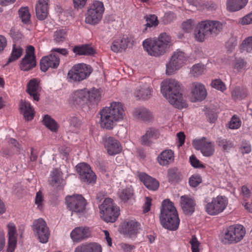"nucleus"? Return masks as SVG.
<instances>
[{
  "label": "nucleus",
  "instance_id": "6e6d98bb",
  "mask_svg": "<svg viewBox=\"0 0 252 252\" xmlns=\"http://www.w3.org/2000/svg\"><path fill=\"white\" fill-rule=\"evenodd\" d=\"M237 44V39L236 36H231L226 42V48L227 50L231 52Z\"/></svg>",
  "mask_w": 252,
  "mask_h": 252
},
{
  "label": "nucleus",
  "instance_id": "2f4dec72",
  "mask_svg": "<svg viewBox=\"0 0 252 252\" xmlns=\"http://www.w3.org/2000/svg\"><path fill=\"white\" fill-rule=\"evenodd\" d=\"M40 91V88L38 83L35 79H32L30 81L28 85L27 92L32 97L33 100L38 101L39 92Z\"/></svg>",
  "mask_w": 252,
  "mask_h": 252
},
{
  "label": "nucleus",
  "instance_id": "cd10ccee",
  "mask_svg": "<svg viewBox=\"0 0 252 252\" xmlns=\"http://www.w3.org/2000/svg\"><path fill=\"white\" fill-rule=\"evenodd\" d=\"M62 173L58 169H55L51 172L50 184L56 187H63L65 185V181L63 179Z\"/></svg>",
  "mask_w": 252,
  "mask_h": 252
},
{
  "label": "nucleus",
  "instance_id": "13d9d810",
  "mask_svg": "<svg viewBox=\"0 0 252 252\" xmlns=\"http://www.w3.org/2000/svg\"><path fill=\"white\" fill-rule=\"evenodd\" d=\"M211 85L213 88L221 92L226 89L225 84L220 79L214 80L212 82Z\"/></svg>",
  "mask_w": 252,
  "mask_h": 252
},
{
  "label": "nucleus",
  "instance_id": "b1692460",
  "mask_svg": "<svg viewBox=\"0 0 252 252\" xmlns=\"http://www.w3.org/2000/svg\"><path fill=\"white\" fill-rule=\"evenodd\" d=\"M132 115L135 118L144 121H149L153 118L151 112L143 107L135 108L133 110Z\"/></svg>",
  "mask_w": 252,
  "mask_h": 252
},
{
  "label": "nucleus",
  "instance_id": "e2e57ef3",
  "mask_svg": "<svg viewBox=\"0 0 252 252\" xmlns=\"http://www.w3.org/2000/svg\"><path fill=\"white\" fill-rule=\"evenodd\" d=\"M176 18L174 13L169 11L164 14L163 16V21L165 24H168L173 21Z\"/></svg>",
  "mask_w": 252,
  "mask_h": 252
},
{
  "label": "nucleus",
  "instance_id": "6e6552de",
  "mask_svg": "<svg viewBox=\"0 0 252 252\" xmlns=\"http://www.w3.org/2000/svg\"><path fill=\"white\" fill-rule=\"evenodd\" d=\"M104 11V5L101 1H93L85 14V22L90 25L98 24L102 19Z\"/></svg>",
  "mask_w": 252,
  "mask_h": 252
},
{
  "label": "nucleus",
  "instance_id": "ea45409f",
  "mask_svg": "<svg viewBox=\"0 0 252 252\" xmlns=\"http://www.w3.org/2000/svg\"><path fill=\"white\" fill-rule=\"evenodd\" d=\"M144 19L146 21V24H145V28L143 29V32H145L148 31V29L152 27H155L158 26V22L157 17L155 15H148L144 17Z\"/></svg>",
  "mask_w": 252,
  "mask_h": 252
},
{
  "label": "nucleus",
  "instance_id": "7c9ffc66",
  "mask_svg": "<svg viewBox=\"0 0 252 252\" xmlns=\"http://www.w3.org/2000/svg\"><path fill=\"white\" fill-rule=\"evenodd\" d=\"M126 233L130 238L136 236L140 229V224L134 220H129L124 222Z\"/></svg>",
  "mask_w": 252,
  "mask_h": 252
},
{
  "label": "nucleus",
  "instance_id": "2eb2a0df",
  "mask_svg": "<svg viewBox=\"0 0 252 252\" xmlns=\"http://www.w3.org/2000/svg\"><path fill=\"white\" fill-rule=\"evenodd\" d=\"M193 145L196 150H200L205 157H211L214 153L215 147L213 143L207 140L206 138L194 141Z\"/></svg>",
  "mask_w": 252,
  "mask_h": 252
},
{
  "label": "nucleus",
  "instance_id": "5701e85b",
  "mask_svg": "<svg viewBox=\"0 0 252 252\" xmlns=\"http://www.w3.org/2000/svg\"><path fill=\"white\" fill-rule=\"evenodd\" d=\"M138 177L139 180L149 189L155 190L158 189L159 187L158 182L145 173H139L138 174Z\"/></svg>",
  "mask_w": 252,
  "mask_h": 252
},
{
  "label": "nucleus",
  "instance_id": "20e7f679",
  "mask_svg": "<svg viewBox=\"0 0 252 252\" xmlns=\"http://www.w3.org/2000/svg\"><path fill=\"white\" fill-rule=\"evenodd\" d=\"M222 29V24L218 21H202L198 23L195 27V37L197 41L202 42L211 35H218Z\"/></svg>",
  "mask_w": 252,
  "mask_h": 252
},
{
  "label": "nucleus",
  "instance_id": "c756f323",
  "mask_svg": "<svg viewBox=\"0 0 252 252\" xmlns=\"http://www.w3.org/2000/svg\"><path fill=\"white\" fill-rule=\"evenodd\" d=\"M128 42V39L126 36L121 37L113 42L111 49L115 53L122 52L127 47Z\"/></svg>",
  "mask_w": 252,
  "mask_h": 252
},
{
  "label": "nucleus",
  "instance_id": "f03ea898",
  "mask_svg": "<svg viewBox=\"0 0 252 252\" xmlns=\"http://www.w3.org/2000/svg\"><path fill=\"white\" fill-rule=\"evenodd\" d=\"M100 126L108 130L112 129L125 116L123 104L119 102H112L109 106L105 107L99 112Z\"/></svg>",
  "mask_w": 252,
  "mask_h": 252
},
{
  "label": "nucleus",
  "instance_id": "0eeeda50",
  "mask_svg": "<svg viewBox=\"0 0 252 252\" xmlns=\"http://www.w3.org/2000/svg\"><path fill=\"white\" fill-rule=\"evenodd\" d=\"M92 71L91 66L85 63L75 64L68 72V81L74 83L84 80L90 76Z\"/></svg>",
  "mask_w": 252,
  "mask_h": 252
},
{
  "label": "nucleus",
  "instance_id": "4be33fe9",
  "mask_svg": "<svg viewBox=\"0 0 252 252\" xmlns=\"http://www.w3.org/2000/svg\"><path fill=\"white\" fill-rule=\"evenodd\" d=\"M195 201L190 196L185 195L180 197V206L185 214L191 215L195 211Z\"/></svg>",
  "mask_w": 252,
  "mask_h": 252
},
{
  "label": "nucleus",
  "instance_id": "0e129e2a",
  "mask_svg": "<svg viewBox=\"0 0 252 252\" xmlns=\"http://www.w3.org/2000/svg\"><path fill=\"white\" fill-rule=\"evenodd\" d=\"M119 246L124 252H132L135 249L134 246L124 243L120 244Z\"/></svg>",
  "mask_w": 252,
  "mask_h": 252
},
{
  "label": "nucleus",
  "instance_id": "69168bd1",
  "mask_svg": "<svg viewBox=\"0 0 252 252\" xmlns=\"http://www.w3.org/2000/svg\"><path fill=\"white\" fill-rule=\"evenodd\" d=\"M190 164L195 168L203 167V165L194 156H191L189 158Z\"/></svg>",
  "mask_w": 252,
  "mask_h": 252
},
{
  "label": "nucleus",
  "instance_id": "e433bc0d",
  "mask_svg": "<svg viewBox=\"0 0 252 252\" xmlns=\"http://www.w3.org/2000/svg\"><path fill=\"white\" fill-rule=\"evenodd\" d=\"M159 135L158 130L154 127L149 128L146 133L141 137V141L143 145H148L150 144V140L152 138L156 139Z\"/></svg>",
  "mask_w": 252,
  "mask_h": 252
},
{
  "label": "nucleus",
  "instance_id": "423d86ee",
  "mask_svg": "<svg viewBox=\"0 0 252 252\" xmlns=\"http://www.w3.org/2000/svg\"><path fill=\"white\" fill-rule=\"evenodd\" d=\"M101 217L106 222H114L119 215L118 207L112 199L105 198L99 206Z\"/></svg>",
  "mask_w": 252,
  "mask_h": 252
},
{
  "label": "nucleus",
  "instance_id": "680f3d73",
  "mask_svg": "<svg viewBox=\"0 0 252 252\" xmlns=\"http://www.w3.org/2000/svg\"><path fill=\"white\" fill-rule=\"evenodd\" d=\"M194 24V23L193 20L189 19L182 23V27L185 31L189 32L193 29Z\"/></svg>",
  "mask_w": 252,
  "mask_h": 252
},
{
  "label": "nucleus",
  "instance_id": "79ce46f5",
  "mask_svg": "<svg viewBox=\"0 0 252 252\" xmlns=\"http://www.w3.org/2000/svg\"><path fill=\"white\" fill-rule=\"evenodd\" d=\"M206 70L205 66L202 63H196L192 66L190 69V74L195 77H197L204 73Z\"/></svg>",
  "mask_w": 252,
  "mask_h": 252
},
{
  "label": "nucleus",
  "instance_id": "9d476101",
  "mask_svg": "<svg viewBox=\"0 0 252 252\" xmlns=\"http://www.w3.org/2000/svg\"><path fill=\"white\" fill-rule=\"evenodd\" d=\"M186 60L187 57L183 52L178 49L175 51L169 62L166 64V74L171 75L174 73L183 65Z\"/></svg>",
  "mask_w": 252,
  "mask_h": 252
},
{
  "label": "nucleus",
  "instance_id": "72a5a7b5",
  "mask_svg": "<svg viewBox=\"0 0 252 252\" xmlns=\"http://www.w3.org/2000/svg\"><path fill=\"white\" fill-rule=\"evenodd\" d=\"M36 65L34 56L25 55L20 63V67L23 71H28Z\"/></svg>",
  "mask_w": 252,
  "mask_h": 252
},
{
  "label": "nucleus",
  "instance_id": "8fccbe9b",
  "mask_svg": "<svg viewBox=\"0 0 252 252\" xmlns=\"http://www.w3.org/2000/svg\"><path fill=\"white\" fill-rule=\"evenodd\" d=\"M66 36V31L65 29H61L57 30L54 35V40L57 43L63 42Z\"/></svg>",
  "mask_w": 252,
  "mask_h": 252
},
{
  "label": "nucleus",
  "instance_id": "a211bd4d",
  "mask_svg": "<svg viewBox=\"0 0 252 252\" xmlns=\"http://www.w3.org/2000/svg\"><path fill=\"white\" fill-rule=\"evenodd\" d=\"M60 58L55 53H52L49 56L43 57L40 60V69L46 72L49 68H56L60 63Z\"/></svg>",
  "mask_w": 252,
  "mask_h": 252
},
{
  "label": "nucleus",
  "instance_id": "f3484780",
  "mask_svg": "<svg viewBox=\"0 0 252 252\" xmlns=\"http://www.w3.org/2000/svg\"><path fill=\"white\" fill-rule=\"evenodd\" d=\"M102 141L105 148L110 155L119 154L122 151L120 142L112 137L105 135L103 137Z\"/></svg>",
  "mask_w": 252,
  "mask_h": 252
},
{
  "label": "nucleus",
  "instance_id": "3c124183",
  "mask_svg": "<svg viewBox=\"0 0 252 252\" xmlns=\"http://www.w3.org/2000/svg\"><path fill=\"white\" fill-rule=\"evenodd\" d=\"M218 145L222 148L224 151H229L233 147L232 142L222 137H219L217 140Z\"/></svg>",
  "mask_w": 252,
  "mask_h": 252
},
{
  "label": "nucleus",
  "instance_id": "052dcab7",
  "mask_svg": "<svg viewBox=\"0 0 252 252\" xmlns=\"http://www.w3.org/2000/svg\"><path fill=\"white\" fill-rule=\"evenodd\" d=\"M201 182V178L198 175H192L189 179V184L193 187H197Z\"/></svg>",
  "mask_w": 252,
  "mask_h": 252
},
{
  "label": "nucleus",
  "instance_id": "6ab92c4d",
  "mask_svg": "<svg viewBox=\"0 0 252 252\" xmlns=\"http://www.w3.org/2000/svg\"><path fill=\"white\" fill-rule=\"evenodd\" d=\"M91 232L87 226H79L74 228L70 232V237L74 242H79L90 237Z\"/></svg>",
  "mask_w": 252,
  "mask_h": 252
},
{
  "label": "nucleus",
  "instance_id": "f8f14e48",
  "mask_svg": "<svg viewBox=\"0 0 252 252\" xmlns=\"http://www.w3.org/2000/svg\"><path fill=\"white\" fill-rule=\"evenodd\" d=\"M68 208L73 212H83L86 207V200L81 195L75 194L66 197Z\"/></svg>",
  "mask_w": 252,
  "mask_h": 252
},
{
  "label": "nucleus",
  "instance_id": "f257e3e1",
  "mask_svg": "<svg viewBox=\"0 0 252 252\" xmlns=\"http://www.w3.org/2000/svg\"><path fill=\"white\" fill-rule=\"evenodd\" d=\"M182 84L174 79L164 80L160 85V91L169 102L174 107L182 109L187 107V103L183 97Z\"/></svg>",
  "mask_w": 252,
  "mask_h": 252
},
{
  "label": "nucleus",
  "instance_id": "dca6fc26",
  "mask_svg": "<svg viewBox=\"0 0 252 252\" xmlns=\"http://www.w3.org/2000/svg\"><path fill=\"white\" fill-rule=\"evenodd\" d=\"M176 216H178V214L173 203L169 199L164 200L162 202L159 216L160 222Z\"/></svg>",
  "mask_w": 252,
  "mask_h": 252
},
{
  "label": "nucleus",
  "instance_id": "603ef678",
  "mask_svg": "<svg viewBox=\"0 0 252 252\" xmlns=\"http://www.w3.org/2000/svg\"><path fill=\"white\" fill-rule=\"evenodd\" d=\"M241 125V121L240 118L236 116H233L229 123L228 127L231 129H236L239 128Z\"/></svg>",
  "mask_w": 252,
  "mask_h": 252
},
{
  "label": "nucleus",
  "instance_id": "ddd939ff",
  "mask_svg": "<svg viewBox=\"0 0 252 252\" xmlns=\"http://www.w3.org/2000/svg\"><path fill=\"white\" fill-rule=\"evenodd\" d=\"M76 167L82 182L88 184H94L95 182L96 175L91 170L89 165L86 163H81L77 164Z\"/></svg>",
  "mask_w": 252,
  "mask_h": 252
},
{
  "label": "nucleus",
  "instance_id": "9b49d317",
  "mask_svg": "<svg viewBox=\"0 0 252 252\" xmlns=\"http://www.w3.org/2000/svg\"><path fill=\"white\" fill-rule=\"evenodd\" d=\"M33 233L39 242L44 244L47 243L50 236L49 228L45 221L41 218L35 220L32 224Z\"/></svg>",
  "mask_w": 252,
  "mask_h": 252
},
{
  "label": "nucleus",
  "instance_id": "473e14b6",
  "mask_svg": "<svg viewBox=\"0 0 252 252\" xmlns=\"http://www.w3.org/2000/svg\"><path fill=\"white\" fill-rule=\"evenodd\" d=\"M20 109L26 120L30 121L33 118L34 111L29 102L22 101L20 104Z\"/></svg>",
  "mask_w": 252,
  "mask_h": 252
},
{
  "label": "nucleus",
  "instance_id": "de8ad7c7",
  "mask_svg": "<svg viewBox=\"0 0 252 252\" xmlns=\"http://www.w3.org/2000/svg\"><path fill=\"white\" fill-rule=\"evenodd\" d=\"M240 50L241 53H252V36L246 38L243 41Z\"/></svg>",
  "mask_w": 252,
  "mask_h": 252
},
{
  "label": "nucleus",
  "instance_id": "4468645a",
  "mask_svg": "<svg viewBox=\"0 0 252 252\" xmlns=\"http://www.w3.org/2000/svg\"><path fill=\"white\" fill-rule=\"evenodd\" d=\"M190 98L192 102L201 101L207 96V91L204 85L198 82H194L189 86Z\"/></svg>",
  "mask_w": 252,
  "mask_h": 252
},
{
  "label": "nucleus",
  "instance_id": "c85d7f7f",
  "mask_svg": "<svg viewBox=\"0 0 252 252\" xmlns=\"http://www.w3.org/2000/svg\"><path fill=\"white\" fill-rule=\"evenodd\" d=\"M174 153L171 150L162 151L158 157L159 164L162 166L167 165L174 161Z\"/></svg>",
  "mask_w": 252,
  "mask_h": 252
},
{
  "label": "nucleus",
  "instance_id": "58836bf2",
  "mask_svg": "<svg viewBox=\"0 0 252 252\" xmlns=\"http://www.w3.org/2000/svg\"><path fill=\"white\" fill-rule=\"evenodd\" d=\"M134 195V191L131 186L122 189L118 192V195L121 200L126 202L131 199Z\"/></svg>",
  "mask_w": 252,
  "mask_h": 252
},
{
  "label": "nucleus",
  "instance_id": "4c0bfd02",
  "mask_svg": "<svg viewBox=\"0 0 252 252\" xmlns=\"http://www.w3.org/2000/svg\"><path fill=\"white\" fill-rule=\"evenodd\" d=\"M160 223L164 228L174 231L178 229L180 223V219L178 216H176L162 220Z\"/></svg>",
  "mask_w": 252,
  "mask_h": 252
},
{
  "label": "nucleus",
  "instance_id": "338daca9",
  "mask_svg": "<svg viewBox=\"0 0 252 252\" xmlns=\"http://www.w3.org/2000/svg\"><path fill=\"white\" fill-rule=\"evenodd\" d=\"M251 151V146L250 143L244 142L242 143L241 152L243 154H249Z\"/></svg>",
  "mask_w": 252,
  "mask_h": 252
},
{
  "label": "nucleus",
  "instance_id": "09e8293b",
  "mask_svg": "<svg viewBox=\"0 0 252 252\" xmlns=\"http://www.w3.org/2000/svg\"><path fill=\"white\" fill-rule=\"evenodd\" d=\"M19 15L24 24H28L31 22V14L27 7H21L19 10Z\"/></svg>",
  "mask_w": 252,
  "mask_h": 252
},
{
  "label": "nucleus",
  "instance_id": "c9c22d12",
  "mask_svg": "<svg viewBox=\"0 0 252 252\" xmlns=\"http://www.w3.org/2000/svg\"><path fill=\"white\" fill-rule=\"evenodd\" d=\"M88 95H87V102L88 106L93 104H96L100 99V93L98 89L94 88L90 90H88Z\"/></svg>",
  "mask_w": 252,
  "mask_h": 252
},
{
  "label": "nucleus",
  "instance_id": "4d7b16f0",
  "mask_svg": "<svg viewBox=\"0 0 252 252\" xmlns=\"http://www.w3.org/2000/svg\"><path fill=\"white\" fill-rule=\"evenodd\" d=\"M69 121L70 126L74 128L75 129H78L81 125V121L76 116L70 117Z\"/></svg>",
  "mask_w": 252,
  "mask_h": 252
},
{
  "label": "nucleus",
  "instance_id": "1a4fd4ad",
  "mask_svg": "<svg viewBox=\"0 0 252 252\" xmlns=\"http://www.w3.org/2000/svg\"><path fill=\"white\" fill-rule=\"evenodd\" d=\"M245 234V229L242 225H232L227 228L223 241L228 244L236 243L244 238Z\"/></svg>",
  "mask_w": 252,
  "mask_h": 252
},
{
  "label": "nucleus",
  "instance_id": "aec40b11",
  "mask_svg": "<svg viewBox=\"0 0 252 252\" xmlns=\"http://www.w3.org/2000/svg\"><path fill=\"white\" fill-rule=\"evenodd\" d=\"M88 89L77 90L74 92L70 95V101L74 105L84 106L87 105V95H88Z\"/></svg>",
  "mask_w": 252,
  "mask_h": 252
},
{
  "label": "nucleus",
  "instance_id": "49530a36",
  "mask_svg": "<svg viewBox=\"0 0 252 252\" xmlns=\"http://www.w3.org/2000/svg\"><path fill=\"white\" fill-rule=\"evenodd\" d=\"M43 123L47 127L53 132H56L58 128V125L57 123L48 115L44 116Z\"/></svg>",
  "mask_w": 252,
  "mask_h": 252
},
{
  "label": "nucleus",
  "instance_id": "39448f33",
  "mask_svg": "<svg viewBox=\"0 0 252 252\" xmlns=\"http://www.w3.org/2000/svg\"><path fill=\"white\" fill-rule=\"evenodd\" d=\"M228 201L225 196L218 195L211 199L205 198L203 205L206 212L210 216H217L226 208Z\"/></svg>",
  "mask_w": 252,
  "mask_h": 252
},
{
  "label": "nucleus",
  "instance_id": "864d4df0",
  "mask_svg": "<svg viewBox=\"0 0 252 252\" xmlns=\"http://www.w3.org/2000/svg\"><path fill=\"white\" fill-rule=\"evenodd\" d=\"M168 180L170 182L177 181L179 178L178 170L176 168L169 169L167 171Z\"/></svg>",
  "mask_w": 252,
  "mask_h": 252
},
{
  "label": "nucleus",
  "instance_id": "774afa93",
  "mask_svg": "<svg viewBox=\"0 0 252 252\" xmlns=\"http://www.w3.org/2000/svg\"><path fill=\"white\" fill-rule=\"evenodd\" d=\"M243 25H248L252 23V12L244 16L241 21Z\"/></svg>",
  "mask_w": 252,
  "mask_h": 252
},
{
  "label": "nucleus",
  "instance_id": "f704fd0d",
  "mask_svg": "<svg viewBox=\"0 0 252 252\" xmlns=\"http://www.w3.org/2000/svg\"><path fill=\"white\" fill-rule=\"evenodd\" d=\"M248 0H227V9L231 12L237 11L244 7Z\"/></svg>",
  "mask_w": 252,
  "mask_h": 252
},
{
  "label": "nucleus",
  "instance_id": "a878e982",
  "mask_svg": "<svg viewBox=\"0 0 252 252\" xmlns=\"http://www.w3.org/2000/svg\"><path fill=\"white\" fill-rule=\"evenodd\" d=\"M74 252H102L101 246L96 243H86L78 246Z\"/></svg>",
  "mask_w": 252,
  "mask_h": 252
},
{
  "label": "nucleus",
  "instance_id": "412c9836",
  "mask_svg": "<svg viewBox=\"0 0 252 252\" xmlns=\"http://www.w3.org/2000/svg\"><path fill=\"white\" fill-rule=\"evenodd\" d=\"M8 230V247L7 252H13L17 244V231L15 225L13 222H9L7 225Z\"/></svg>",
  "mask_w": 252,
  "mask_h": 252
},
{
  "label": "nucleus",
  "instance_id": "37998d69",
  "mask_svg": "<svg viewBox=\"0 0 252 252\" xmlns=\"http://www.w3.org/2000/svg\"><path fill=\"white\" fill-rule=\"evenodd\" d=\"M247 94V90L243 87H235L231 92L232 97L235 100L245 98Z\"/></svg>",
  "mask_w": 252,
  "mask_h": 252
},
{
  "label": "nucleus",
  "instance_id": "bb28decb",
  "mask_svg": "<svg viewBox=\"0 0 252 252\" xmlns=\"http://www.w3.org/2000/svg\"><path fill=\"white\" fill-rule=\"evenodd\" d=\"M48 0H38L35 7L37 18L40 20H44L48 15Z\"/></svg>",
  "mask_w": 252,
  "mask_h": 252
},
{
  "label": "nucleus",
  "instance_id": "393cba45",
  "mask_svg": "<svg viewBox=\"0 0 252 252\" xmlns=\"http://www.w3.org/2000/svg\"><path fill=\"white\" fill-rule=\"evenodd\" d=\"M152 89L148 85L140 86L135 90L134 95L137 99L146 100L152 96Z\"/></svg>",
  "mask_w": 252,
  "mask_h": 252
},
{
  "label": "nucleus",
  "instance_id": "c03bdc74",
  "mask_svg": "<svg viewBox=\"0 0 252 252\" xmlns=\"http://www.w3.org/2000/svg\"><path fill=\"white\" fill-rule=\"evenodd\" d=\"M23 52V50L19 45L13 44L11 55L8 60V63L18 60L21 56Z\"/></svg>",
  "mask_w": 252,
  "mask_h": 252
},
{
  "label": "nucleus",
  "instance_id": "7ed1b4c3",
  "mask_svg": "<svg viewBox=\"0 0 252 252\" xmlns=\"http://www.w3.org/2000/svg\"><path fill=\"white\" fill-rule=\"evenodd\" d=\"M171 45V37L165 32L160 33L156 39H146L143 42L144 49L149 55L154 56L164 54Z\"/></svg>",
  "mask_w": 252,
  "mask_h": 252
},
{
  "label": "nucleus",
  "instance_id": "5fc2aeb1",
  "mask_svg": "<svg viewBox=\"0 0 252 252\" xmlns=\"http://www.w3.org/2000/svg\"><path fill=\"white\" fill-rule=\"evenodd\" d=\"M189 243L191 246L192 252H200V243L198 241L195 236H192L189 241Z\"/></svg>",
  "mask_w": 252,
  "mask_h": 252
},
{
  "label": "nucleus",
  "instance_id": "bf43d9fd",
  "mask_svg": "<svg viewBox=\"0 0 252 252\" xmlns=\"http://www.w3.org/2000/svg\"><path fill=\"white\" fill-rule=\"evenodd\" d=\"M43 201L42 192L40 191H38L35 196V204L37 205V208L39 210H41L43 207Z\"/></svg>",
  "mask_w": 252,
  "mask_h": 252
},
{
  "label": "nucleus",
  "instance_id": "a18cd8bd",
  "mask_svg": "<svg viewBox=\"0 0 252 252\" xmlns=\"http://www.w3.org/2000/svg\"><path fill=\"white\" fill-rule=\"evenodd\" d=\"M232 67L239 72L246 69L247 62L244 59L241 58H236L232 62Z\"/></svg>",
  "mask_w": 252,
  "mask_h": 252
},
{
  "label": "nucleus",
  "instance_id": "a19ab883",
  "mask_svg": "<svg viewBox=\"0 0 252 252\" xmlns=\"http://www.w3.org/2000/svg\"><path fill=\"white\" fill-rule=\"evenodd\" d=\"M73 51L76 54L80 55H92L94 53L93 48L87 45L75 46L73 48Z\"/></svg>",
  "mask_w": 252,
  "mask_h": 252
}]
</instances>
